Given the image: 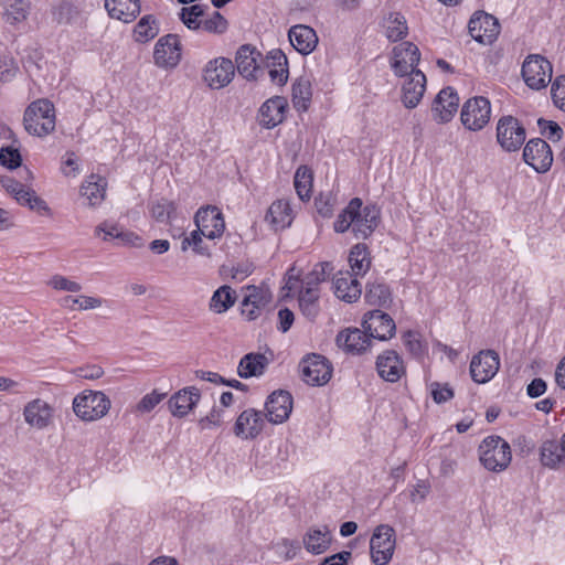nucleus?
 <instances>
[{"label": "nucleus", "instance_id": "nucleus-1", "mask_svg": "<svg viewBox=\"0 0 565 565\" xmlns=\"http://www.w3.org/2000/svg\"><path fill=\"white\" fill-rule=\"evenodd\" d=\"M380 211L374 205L363 206L362 200L352 199L333 223L337 233L352 230L356 238L369 237L377 227Z\"/></svg>", "mask_w": 565, "mask_h": 565}, {"label": "nucleus", "instance_id": "nucleus-2", "mask_svg": "<svg viewBox=\"0 0 565 565\" xmlns=\"http://www.w3.org/2000/svg\"><path fill=\"white\" fill-rule=\"evenodd\" d=\"M25 130L36 137H45L55 129L56 116L54 105L47 99L31 103L23 117Z\"/></svg>", "mask_w": 565, "mask_h": 565}, {"label": "nucleus", "instance_id": "nucleus-3", "mask_svg": "<svg viewBox=\"0 0 565 565\" xmlns=\"http://www.w3.org/2000/svg\"><path fill=\"white\" fill-rule=\"evenodd\" d=\"M72 406L83 422H96L108 414L111 402L102 391L86 390L74 397Z\"/></svg>", "mask_w": 565, "mask_h": 565}, {"label": "nucleus", "instance_id": "nucleus-4", "mask_svg": "<svg viewBox=\"0 0 565 565\" xmlns=\"http://www.w3.org/2000/svg\"><path fill=\"white\" fill-rule=\"evenodd\" d=\"M479 458L487 470L501 472L512 459L510 445L499 436H489L479 446Z\"/></svg>", "mask_w": 565, "mask_h": 565}, {"label": "nucleus", "instance_id": "nucleus-5", "mask_svg": "<svg viewBox=\"0 0 565 565\" xmlns=\"http://www.w3.org/2000/svg\"><path fill=\"white\" fill-rule=\"evenodd\" d=\"M396 547L395 530L388 524L377 525L370 540L371 561L375 565H387Z\"/></svg>", "mask_w": 565, "mask_h": 565}, {"label": "nucleus", "instance_id": "nucleus-6", "mask_svg": "<svg viewBox=\"0 0 565 565\" xmlns=\"http://www.w3.org/2000/svg\"><path fill=\"white\" fill-rule=\"evenodd\" d=\"M491 103L483 96H476L466 100L461 107L460 121L469 131H480L490 121Z\"/></svg>", "mask_w": 565, "mask_h": 565}, {"label": "nucleus", "instance_id": "nucleus-7", "mask_svg": "<svg viewBox=\"0 0 565 565\" xmlns=\"http://www.w3.org/2000/svg\"><path fill=\"white\" fill-rule=\"evenodd\" d=\"M521 73L531 89L540 90L551 83L553 66L544 56L531 54L524 60Z\"/></svg>", "mask_w": 565, "mask_h": 565}, {"label": "nucleus", "instance_id": "nucleus-8", "mask_svg": "<svg viewBox=\"0 0 565 565\" xmlns=\"http://www.w3.org/2000/svg\"><path fill=\"white\" fill-rule=\"evenodd\" d=\"M526 138L522 124L513 116H503L497 124V141L505 151H516Z\"/></svg>", "mask_w": 565, "mask_h": 565}, {"label": "nucleus", "instance_id": "nucleus-9", "mask_svg": "<svg viewBox=\"0 0 565 565\" xmlns=\"http://www.w3.org/2000/svg\"><path fill=\"white\" fill-rule=\"evenodd\" d=\"M331 363L319 354H310L300 362V372L303 382L311 386H323L332 376Z\"/></svg>", "mask_w": 565, "mask_h": 565}, {"label": "nucleus", "instance_id": "nucleus-10", "mask_svg": "<svg viewBox=\"0 0 565 565\" xmlns=\"http://www.w3.org/2000/svg\"><path fill=\"white\" fill-rule=\"evenodd\" d=\"M235 66L227 57H215L209 61L202 73L204 83L211 89H221L226 87L234 78Z\"/></svg>", "mask_w": 565, "mask_h": 565}, {"label": "nucleus", "instance_id": "nucleus-11", "mask_svg": "<svg viewBox=\"0 0 565 565\" xmlns=\"http://www.w3.org/2000/svg\"><path fill=\"white\" fill-rule=\"evenodd\" d=\"M420 60L418 47L412 42H402L394 46L391 57V67L396 76L403 77L412 72H417Z\"/></svg>", "mask_w": 565, "mask_h": 565}, {"label": "nucleus", "instance_id": "nucleus-12", "mask_svg": "<svg viewBox=\"0 0 565 565\" xmlns=\"http://www.w3.org/2000/svg\"><path fill=\"white\" fill-rule=\"evenodd\" d=\"M499 367V354L493 350H483L472 358L470 374L476 383L484 384L494 377Z\"/></svg>", "mask_w": 565, "mask_h": 565}, {"label": "nucleus", "instance_id": "nucleus-13", "mask_svg": "<svg viewBox=\"0 0 565 565\" xmlns=\"http://www.w3.org/2000/svg\"><path fill=\"white\" fill-rule=\"evenodd\" d=\"M539 460L550 470H559L565 467V433L558 438L548 437L541 441Z\"/></svg>", "mask_w": 565, "mask_h": 565}, {"label": "nucleus", "instance_id": "nucleus-14", "mask_svg": "<svg viewBox=\"0 0 565 565\" xmlns=\"http://www.w3.org/2000/svg\"><path fill=\"white\" fill-rule=\"evenodd\" d=\"M194 223L209 239L220 238L225 231L224 216L216 206L199 209L194 215Z\"/></svg>", "mask_w": 565, "mask_h": 565}, {"label": "nucleus", "instance_id": "nucleus-15", "mask_svg": "<svg viewBox=\"0 0 565 565\" xmlns=\"http://www.w3.org/2000/svg\"><path fill=\"white\" fill-rule=\"evenodd\" d=\"M523 159L536 172H546L553 163V152L543 139H531L524 147Z\"/></svg>", "mask_w": 565, "mask_h": 565}, {"label": "nucleus", "instance_id": "nucleus-16", "mask_svg": "<svg viewBox=\"0 0 565 565\" xmlns=\"http://www.w3.org/2000/svg\"><path fill=\"white\" fill-rule=\"evenodd\" d=\"M363 327L370 338L381 341L390 340L396 331L394 320L390 315L381 310H373L366 313L363 320Z\"/></svg>", "mask_w": 565, "mask_h": 565}, {"label": "nucleus", "instance_id": "nucleus-17", "mask_svg": "<svg viewBox=\"0 0 565 565\" xmlns=\"http://www.w3.org/2000/svg\"><path fill=\"white\" fill-rule=\"evenodd\" d=\"M331 269L332 267L329 263H319L315 265L303 280H300L298 274H294L295 268H291L285 277V285L282 287L286 290L285 295L295 294L300 285L319 288V284L326 280Z\"/></svg>", "mask_w": 565, "mask_h": 565}, {"label": "nucleus", "instance_id": "nucleus-18", "mask_svg": "<svg viewBox=\"0 0 565 565\" xmlns=\"http://www.w3.org/2000/svg\"><path fill=\"white\" fill-rule=\"evenodd\" d=\"M23 418L30 427L45 429L53 423L54 408L46 401L35 398L25 404Z\"/></svg>", "mask_w": 565, "mask_h": 565}, {"label": "nucleus", "instance_id": "nucleus-19", "mask_svg": "<svg viewBox=\"0 0 565 565\" xmlns=\"http://www.w3.org/2000/svg\"><path fill=\"white\" fill-rule=\"evenodd\" d=\"M235 61L239 75L246 79H257L263 74V55L250 45H242L236 52Z\"/></svg>", "mask_w": 565, "mask_h": 565}, {"label": "nucleus", "instance_id": "nucleus-20", "mask_svg": "<svg viewBox=\"0 0 565 565\" xmlns=\"http://www.w3.org/2000/svg\"><path fill=\"white\" fill-rule=\"evenodd\" d=\"M470 35L482 44H491L500 32L498 20L488 13L473 15L468 24Z\"/></svg>", "mask_w": 565, "mask_h": 565}, {"label": "nucleus", "instance_id": "nucleus-21", "mask_svg": "<svg viewBox=\"0 0 565 565\" xmlns=\"http://www.w3.org/2000/svg\"><path fill=\"white\" fill-rule=\"evenodd\" d=\"M265 419L262 412L254 408L243 411L233 427L236 437L248 440L255 439L264 429Z\"/></svg>", "mask_w": 565, "mask_h": 565}, {"label": "nucleus", "instance_id": "nucleus-22", "mask_svg": "<svg viewBox=\"0 0 565 565\" xmlns=\"http://www.w3.org/2000/svg\"><path fill=\"white\" fill-rule=\"evenodd\" d=\"M154 63L160 67H174L181 60V46L177 35L168 34L158 40L153 52Z\"/></svg>", "mask_w": 565, "mask_h": 565}, {"label": "nucleus", "instance_id": "nucleus-23", "mask_svg": "<svg viewBox=\"0 0 565 565\" xmlns=\"http://www.w3.org/2000/svg\"><path fill=\"white\" fill-rule=\"evenodd\" d=\"M266 417L271 424L286 422L292 411V397L286 391L271 393L265 404Z\"/></svg>", "mask_w": 565, "mask_h": 565}, {"label": "nucleus", "instance_id": "nucleus-24", "mask_svg": "<svg viewBox=\"0 0 565 565\" xmlns=\"http://www.w3.org/2000/svg\"><path fill=\"white\" fill-rule=\"evenodd\" d=\"M404 77L401 99L406 108L413 109L418 106L425 94L426 76L422 71H417Z\"/></svg>", "mask_w": 565, "mask_h": 565}, {"label": "nucleus", "instance_id": "nucleus-25", "mask_svg": "<svg viewBox=\"0 0 565 565\" xmlns=\"http://www.w3.org/2000/svg\"><path fill=\"white\" fill-rule=\"evenodd\" d=\"M332 540V531L328 525H313L305 532L302 545L309 554L320 555L330 548Z\"/></svg>", "mask_w": 565, "mask_h": 565}, {"label": "nucleus", "instance_id": "nucleus-26", "mask_svg": "<svg viewBox=\"0 0 565 565\" xmlns=\"http://www.w3.org/2000/svg\"><path fill=\"white\" fill-rule=\"evenodd\" d=\"M459 97L452 87L443 88L436 96L431 111L438 122H448L458 110Z\"/></svg>", "mask_w": 565, "mask_h": 565}, {"label": "nucleus", "instance_id": "nucleus-27", "mask_svg": "<svg viewBox=\"0 0 565 565\" xmlns=\"http://www.w3.org/2000/svg\"><path fill=\"white\" fill-rule=\"evenodd\" d=\"M287 100L284 97L275 96L267 99L259 108L258 122L263 128L271 129L285 119Z\"/></svg>", "mask_w": 565, "mask_h": 565}, {"label": "nucleus", "instance_id": "nucleus-28", "mask_svg": "<svg viewBox=\"0 0 565 565\" xmlns=\"http://www.w3.org/2000/svg\"><path fill=\"white\" fill-rule=\"evenodd\" d=\"M289 42L302 55H308L317 47L319 39L316 31L305 24H297L289 29Z\"/></svg>", "mask_w": 565, "mask_h": 565}, {"label": "nucleus", "instance_id": "nucleus-29", "mask_svg": "<svg viewBox=\"0 0 565 565\" xmlns=\"http://www.w3.org/2000/svg\"><path fill=\"white\" fill-rule=\"evenodd\" d=\"M334 295L345 301L354 302L362 294V287L356 276L350 271H339L333 278Z\"/></svg>", "mask_w": 565, "mask_h": 565}, {"label": "nucleus", "instance_id": "nucleus-30", "mask_svg": "<svg viewBox=\"0 0 565 565\" xmlns=\"http://www.w3.org/2000/svg\"><path fill=\"white\" fill-rule=\"evenodd\" d=\"M376 369L379 375L387 382H397L405 374V366L401 356L387 350L377 356Z\"/></svg>", "mask_w": 565, "mask_h": 565}, {"label": "nucleus", "instance_id": "nucleus-31", "mask_svg": "<svg viewBox=\"0 0 565 565\" xmlns=\"http://www.w3.org/2000/svg\"><path fill=\"white\" fill-rule=\"evenodd\" d=\"M270 301V294L268 290L255 286L247 287L246 295L242 302V313L248 319H256L263 308Z\"/></svg>", "mask_w": 565, "mask_h": 565}, {"label": "nucleus", "instance_id": "nucleus-32", "mask_svg": "<svg viewBox=\"0 0 565 565\" xmlns=\"http://www.w3.org/2000/svg\"><path fill=\"white\" fill-rule=\"evenodd\" d=\"M200 397V391L194 386H190L172 395L168 405L173 416L183 417L196 406Z\"/></svg>", "mask_w": 565, "mask_h": 565}, {"label": "nucleus", "instance_id": "nucleus-33", "mask_svg": "<svg viewBox=\"0 0 565 565\" xmlns=\"http://www.w3.org/2000/svg\"><path fill=\"white\" fill-rule=\"evenodd\" d=\"M294 214L290 203L282 199L274 201L265 215V221L275 231L290 226Z\"/></svg>", "mask_w": 565, "mask_h": 565}, {"label": "nucleus", "instance_id": "nucleus-34", "mask_svg": "<svg viewBox=\"0 0 565 565\" xmlns=\"http://www.w3.org/2000/svg\"><path fill=\"white\" fill-rule=\"evenodd\" d=\"M110 18L129 23L140 13L139 0H105Z\"/></svg>", "mask_w": 565, "mask_h": 565}, {"label": "nucleus", "instance_id": "nucleus-35", "mask_svg": "<svg viewBox=\"0 0 565 565\" xmlns=\"http://www.w3.org/2000/svg\"><path fill=\"white\" fill-rule=\"evenodd\" d=\"M106 180L98 174H90L81 186V196L89 206L99 205L106 194Z\"/></svg>", "mask_w": 565, "mask_h": 565}, {"label": "nucleus", "instance_id": "nucleus-36", "mask_svg": "<svg viewBox=\"0 0 565 565\" xmlns=\"http://www.w3.org/2000/svg\"><path fill=\"white\" fill-rule=\"evenodd\" d=\"M339 348L352 353H361L370 345V335L360 329H348L337 335Z\"/></svg>", "mask_w": 565, "mask_h": 565}, {"label": "nucleus", "instance_id": "nucleus-37", "mask_svg": "<svg viewBox=\"0 0 565 565\" xmlns=\"http://www.w3.org/2000/svg\"><path fill=\"white\" fill-rule=\"evenodd\" d=\"M266 66L270 81L276 85H284L288 79V61L281 50H273L267 55Z\"/></svg>", "mask_w": 565, "mask_h": 565}, {"label": "nucleus", "instance_id": "nucleus-38", "mask_svg": "<svg viewBox=\"0 0 565 565\" xmlns=\"http://www.w3.org/2000/svg\"><path fill=\"white\" fill-rule=\"evenodd\" d=\"M298 291V301L299 308L303 316L308 319L313 320L318 316L320 311L319 306V288L308 287L305 285H300L299 288L295 291Z\"/></svg>", "mask_w": 565, "mask_h": 565}, {"label": "nucleus", "instance_id": "nucleus-39", "mask_svg": "<svg viewBox=\"0 0 565 565\" xmlns=\"http://www.w3.org/2000/svg\"><path fill=\"white\" fill-rule=\"evenodd\" d=\"M268 365V359L260 353H248L244 355L237 366V374L242 379L260 376Z\"/></svg>", "mask_w": 565, "mask_h": 565}, {"label": "nucleus", "instance_id": "nucleus-40", "mask_svg": "<svg viewBox=\"0 0 565 565\" xmlns=\"http://www.w3.org/2000/svg\"><path fill=\"white\" fill-rule=\"evenodd\" d=\"M235 301V290L232 287L224 285L217 288L212 295L209 302V309L214 313L221 315L233 307Z\"/></svg>", "mask_w": 565, "mask_h": 565}, {"label": "nucleus", "instance_id": "nucleus-41", "mask_svg": "<svg viewBox=\"0 0 565 565\" xmlns=\"http://www.w3.org/2000/svg\"><path fill=\"white\" fill-rule=\"evenodd\" d=\"M349 263L352 269V275L359 277L364 276L371 267V256L365 244L354 245L349 255Z\"/></svg>", "mask_w": 565, "mask_h": 565}, {"label": "nucleus", "instance_id": "nucleus-42", "mask_svg": "<svg viewBox=\"0 0 565 565\" xmlns=\"http://www.w3.org/2000/svg\"><path fill=\"white\" fill-rule=\"evenodd\" d=\"M312 97L311 83L306 77L298 78L292 84L291 100L298 111H306L309 108Z\"/></svg>", "mask_w": 565, "mask_h": 565}, {"label": "nucleus", "instance_id": "nucleus-43", "mask_svg": "<svg viewBox=\"0 0 565 565\" xmlns=\"http://www.w3.org/2000/svg\"><path fill=\"white\" fill-rule=\"evenodd\" d=\"M385 34L390 41L396 42L408 33L407 21L399 12H390L384 19Z\"/></svg>", "mask_w": 565, "mask_h": 565}, {"label": "nucleus", "instance_id": "nucleus-44", "mask_svg": "<svg viewBox=\"0 0 565 565\" xmlns=\"http://www.w3.org/2000/svg\"><path fill=\"white\" fill-rule=\"evenodd\" d=\"M106 302L100 297L78 295L76 297L65 296L60 300V305L70 310H94L100 308Z\"/></svg>", "mask_w": 565, "mask_h": 565}, {"label": "nucleus", "instance_id": "nucleus-45", "mask_svg": "<svg viewBox=\"0 0 565 565\" xmlns=\"http://www.w3.org/2000/svg\"><path fill=\"white\" fill-rule=\"evenodd\" d=\"M32 9L30 0H9L6 6L4 18L10 24H17L28 19Z\"/></svg>", "mask_w": 565, "mask_h": 565}, {"label": "nucleus", "instance_id": "nucleus-46", "mask_svg": "<svg viewBox=\"0 0 565 565\" xmlns=\"http://www.w3.org/2000/svg\"><path fill=\"white\" fill-rule=\"evenodd\" d=\"M13 198L19 204L26 205L39 214L49 215L51 213L46 202L38 196L33 190L22 186V189L15 192Z\"/></svg>", "mask_w": 565, "mask_h": 565}, {"label": "nucleus", "instance_id": "nucleus-47", "mask_svg": "<svg viewBox=\"0 0 565 565\" xmlns=\"http://www.w3.org/2000/svg\"><path fill=\"white\" fill-rule=\"evenodd\" d=\"M312 181V172L308 167L301 166L297 169L294 178V185L300 200L306 201L310 199Z\"/></svg>", "mask_w": 565, "mask_h": 565}, {"label": "nucleus", "instance_id": "nucleus-48", "mask_svg": "<svg viewBox=\"0 0 565 565\" xmlns=\"http://www.w3.org/2000/svg\"><path fill=\"white\" fill-rule=\"evenodd\" d=\"M365 300L372 306H386L391 301V290L384 284H371L366 289Z\"/></svg>", "mask_w": 565, "mask_h": 565}, {"label": "nucleus", "instance_id": "nucleus-49", "mask_svg": "<svg viewBox=\"0 0 565 565\" xmlns=\"http://www.w3.org/2000/svg\"><path fill=\"white\" fill-rule=\"evenodd\" d=\"M202 237H204L203 233H201L200 228L196 227V230L183 237L181 242V250L185 252L189 248H192L195 254L210 256V249L203 245Z\"/></svg>", "mask_w": 565, "mask_h": 565}, {"label": "nucleus", "instance_id": "nucleus-50", "mask_svg": "<svg viewBox=\"0 0 565 565\" xmlns=\"http://www.w3.org/2000/svg\"><path fill=\"white\" fill-rule=\"evenodd\" d=\"M158 34L156 20L151 15L143 17L135 26V36L139 42H148Z\"/></svg>", "mask_w": 565, "mask_h": 565}, {"label": "nucleus", "instance_id": "nucleus-51", "mask_svg": "<svg viewBox=\"0 0 565 565\" xmlns=\"http://www.w3.org/2000/svg\"><path fill=\"white\" fill-rule=\"evenodd\" d=\"M177 206L173 202L162 200L151 207L152 217L160 223H171L175 217Z\"/></svg>", "mask_w": 565, "mask_h": 565}, {"label": "nucleus", "instance_id": "nucleus-52", "mask_svg": "<svg viewBox=\"0 0 565 565\" xmlns=\"http://www.w3.org/2000/svg\"><path fill=\"white\" fill-rule=\"evenodd\" d=\"M226 19L217 11H214L206 19H201L200 30L212 34H222L227 30Z\"/></svg>", "mask_w": 565, "mask_h": 565}, {"label": "nucleus", "instance_id": "nucleus-53", "mask_svg": "<svg viewBox=\"0 0 565 565\" xmlns=\"http://www.w3.org/2000/svg\"><path fill=\"white\" fill-rule=\"evenodd\" d=\"M203 15V9L199 4L191 7H184L181 9L179 17L181 21L190 30H200L201 18Z\"/></svg>", "mask_w": 565, "mask_h": 565}, {"label": "nucleus", "instance_id": "nucleus-54", "mask_svg": "<svg viewBox=\"0 0 565 565\" xmlns=\"http://www.w3.org/2000/svg\"><path fill=\"white\" fill-rule=\"evenodd\" d=\"M166 397V393H160L157 390L146 394L139 403L135 406V413L138 415L148 414L156 408Z\"/></svg>", "mask_w": 565, "mask_h": 565}, {"label": "nucleus", "instance_id": "nucleus-55", "mask_svg": "<svg viewBox=\"0 0 565 565\" xmlns=\"http://www.w3.org/2000/svg\"><path fill=\"white\" fill-rule=\"evenodd\" d=\"M47 285L58 291L79 292L82 290L79 282L58 274L52 276Z\"/></svg>", "mask_w": 565, "mask_h": 565}, {"label": "nucleus", "instance_id": "nucleus-56", "mask_svg": "<svg viewBox=\"0 0 565 565\" xmlns=\"http://www.w3.org/2000/svg\"><path fill=\"white\" fill-rule=\"evenodd\" d=\"M403 342L411 354L414 356H422L426 351V345L422 341L420 334L414 331H406L403 333Z\"/></svg>", "mask_w": 565, "mask_h": 565}, {"label": "nucleus", "instance_id": "nucleus-57", "mask_svg": "<svg viewBox=\"0 0 565 565\" xmlns=\"http://www.w3.org/2000/svg\"><path fill=\"white\" fill-rule=\"evenodd\" d=\"M554 105L565 111V75L557 76L551 88Z\"/></svg>", "mask_w": 565, "mask_h": 565}, {"label": "nucleus", "instance_id": "nucleus-58", "mask_svg": "<svg viewBox=\"0 0 565 565\" xmlns=\"http://www.w3.org/2000/svg\"><path fill=\"white\" fill-rule=\"evenodd\" d=\"M297 542L282 539L274 545L275 553L284 561L292 559L298 551Z\"/></svg>", "mask_w": 565, "mask_h": 565}, {"label": "nucleus", "instance_id": "nucleus-59", "mask_svg": "<svg viewBox=\"0 0 565 565\" xmlns=\"http://www.w3.org/2000/svg\"><path fill=\"white\" fill-rule=\"evenodd\" d=\"M121 227L117 223L103 222L95 228V234L105 242L118 239Z\"/></svg>", "mask_w": 565, "mask_h": 565}, {"label": "nucleus", "instance_id": "nucleus-60", "mask_svg": "<svg viewBox=\"0 0 565 565\" xmlns=\"http://www.w3.org/2000/svg\"><path fill=\"white\" fill-rule=\"evenodd\" d=\"M224 422V411L218 407H213L212 411L199 420V427L202 430L213 429L218 427Z\"/></svg>", "mask_w": 565, "mask_h": 565}, {"label": "nucleus", "instance_id": "nucleus-61", "mask_svg": "<svg viewBox=\"0 0 565 565\" xmlns=\"http://www.w3.org/2000/svg\"><path fill=\"white\" fill-rule=\"evenodd\" d=\"M0 163L9 169H15L21 164V154L15 148L2 147L0 149Z\"/></svg>", "mask_w": 565, "mask_h": 565}, {"label": "nucleus", "instance_id": "nucleus-62", "mask_svg": "<svg viewBox=\"0 0 565 565\" xmlns=\"http://www.w3.org/2000/svg\"><path fill=\"white\" fill-rule=\"evenodd\" d=\"M318 213L323 217H330L335 206V198L330 194H320L315 201Z\"/></svg>", "mask_w": 565, "mask_h": 565}, {"label": "nucleus", "instance_id": "nucleus-63", "mask_svg": "<svg viewBox=\"0 0 565 565\" xmlns=\"http://www.w3.org/2000/svg\"><path fill=\"white\" fill-rule=\"evenodd\" d=\"M61 170L65 177L76 178L79 174L81 168L78 158L74 152H66L64 154Z\"/></svg>", "mask_w": 565, "mask_h": 565}, {"label": "nucleus", "instance_id": "nucleus-64", "mask_svg": "<svg viewBox=\"0 0 565 565\" xmlns=\"http://www.w3.org/2000/svg\"><path fill=\"white\" fill-rule=\"evenodd\" d=\"M539 127L541 128L543 135H545L548 139L553 141H558L562 138L563 130L558 124L555 121L539 119Z\"/></svg>", "mask_w": 565, "mask_h": 565}]
</instances>
